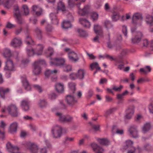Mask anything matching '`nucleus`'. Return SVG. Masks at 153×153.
<instances>
[{
    "mask_svg": "<svg viewBox=\"0 0 153 153\" xmlns=\"http://www.w3.org/2000/svg\"><path fill=\"white\" fill-rule=\"evenodd\" d=\"M65 60L62 58H56L53 61L50 62L51 65H53L57 66H62L65 64Z\"/></svg>",
    "mask_w": 153,
    "mask_h": 153,
    "instance_id": "obj_10",
    "label": "nucleus"
},
{
    "mask_svg": "<svg viewBox=\"0 0 153 153\" xmlns=\"http://www.w3.org/2000/svg\"><path fill=\"white\" fill-rule=\"evenodd\" d=\"M79 21L80 24L86 28H89L91 27L90 22L85 19L80 18Z\"/></svg>",
    "mask_w": 153,
    "mask_h": 153,
    "instance_id": "obj_17",
    "label": "nucleus"
},
{
    "mask_svg": "<svg viewBox=\"0 0 153 153\" xmlns=\"http://www.w3.org/2000/svg\"><path fill=\"white\" fill-rule=\"evenodd\" d=\"M14 13L15 16L20 15L19 7L18 6H15L14 7Z\"/></svg>",
    "mask_w": 153,
    "mask_h": 153,
    "instance_id": "obj_56",
    "label": "nucleus"
},
{
    "mask_svg": "<svg viewBox=\"0 0 153 153\" xmlns=\"http://www.w3.org/2000/svg\"><path fill=\"white\" fill-rule=\"evenodd\" d=\"M76 85L75 83L70 82L69 83V86L70 89V92L72 94H70L67 95L65 97V101L70 106H73L76 103L77 100L74 96V94L76 91Z\"/></svg>",
    "mask_w": 153,
    "mask_h": 153,
    "instance_id": "obj_1",
    "label": "nucleus"
},
{
    "mask_svg": "<svg viewBox=\"0 0 153 153\" xmlns=\"http://www.w3.org/2000/svg\"><path fill=\"white\" fill-rule=\"evenodd\" d=\"M18 126V124L16 122H14L11 124L9 128V131L13 133L16 131Z\"/></svg>",
    "mask_w": 153,
    "mask_h": 153,
    "instance_id": "obj_25",
    "label": "nucleus"
},
{
    "mask_svg": "<svg viewBox=\"0 0 153 153\" xmlns=\"http://www.w3.org/2000/svg\"><path fill=\"white\" fill-rule=\"evenodd\" d=\"M32 11L34 12L33 13L37 16H39L42 14V9L38 6L33 5L32 7Z\"/></svg>",
    "mask_w": 153,
    "mask_h": 153,
    "instance_id": "obj_16",
    "label": "nucleus"
},
{
    "mask_svg": "<svg viewBox=\"0 0 153 153\" xmlns=\"http://www.w3.org/2000/svg\"><path fill=\"white\" fill-rule=\"evenodd\" d=\"M22 30V28L21 27H19L16 29L14 31V33L16 35H18L20 33Z\"/></svg>",
    "mask_w": 153,
    "mask_h": 153,
    "instance_id": "obj_55",
    "label": "nucleus"
},
{
    "mask_svg": "<svg viewBox=\"0 0 153 153\" xmlns=\"http://www.w3.org/2000/svg\"><path fill=\"white\" fill-rule=\"evenodd\" d=\"M62 129L61 126H56L53 127L51 130V132L53 137L56 139L60 138L62 134Z\"/></svg>",
    "mask_w": 153,
    "mask_h": 153,
    "instance_id": "obj_7",
    "label": "nucleus"
},
{
    "mask_svg": "<svg viewBox=\"0 0 153 153\" xmlns=\"http://www.w3.org/2000/svg\"><path fill=\"white\" fill-rule=\"evenodd\" d=\"M149 81V79L147 78H140L138 79L137 82L139 83L142 82H148Z\"/></svg>",
    "mask_w": 153,
    "mask_h": 153,
    "instance_id": "obj_62",
    "label": "nucleus"
},
{
    "mask_svg": "<svg viewBox=\"0 0 153 153\" xmlns=\"http://www.w3.org/2000/svg\"><path fill=\"white\" fill-rule=\"evenodd\" d=\"M22 8L24 13V15L25 16L28 15L29 13V10L27 6L26 5H23L22 6Z\"/></svg>",
    "mask_w": 153,
    "mask_h": 153,
    "instance_id": "obj_45",
    "label": "nucleus"
},
{
    "mask_svg": "<svg viewBox=\"0 0 153 153\" xmlns=\"http://www.w3.org/2000/svg\"><path fill=\"white\" fill-rule=\"evenodd\" d=\"M151 101L149 106V109L150 113L153 114V98L151 99Z\"/></svg>",
    "mask_w": 153,
    "mask_h": 153,
    "instance_id": "obj_53",
    "label": "nucleus"
},
{
    "mask_svg": "<svg viewBox=\"0 0 153 153\" xmlns=\"http://www.w3.org/2000/svg\"><path fill=\"white\" fill-rule=\"evenodd\" d=\"M128 132L130 135L133 138H137L139 137L137 127L135 125L131 126L128 128Z\"/></svg>",
    "mask_w": 153,
    "mask_h": 153,
    "instance_id": "obj_8",
    "label": "nucleus"
},
{
    "mask_svg": "<svg viewBox=\"0 0 153 153\" xmlns=\"http://www.w3.org/2000/svg\"><path fill=\"white\" fill-rule=\"evenodd\" d=\"M70 78L72 80H74L78 78L76 74L74 73H72L70 74Z\"/></svg>",
    "mask_w": 153,
    "mask_h": 153,
    "instance_id": "obj_63",
    "label": "nucleus"
},
{
    "mask_svg": "<svg viewBox=\"0 0 153 153\" xmlns=\"http://www.w3.org/2000/svg\"><path fill=\"white\" fill-rule=\"evenodd\" d=\"M117 110L116 108H113L108 110L105 112L104 116L106 118H107L108 116L111 114H112Z\"/></svg>",
    "mask_w": 153,
    "mask_h": 153,
    "instance_id": "obj_34",
    "label": "nucleus"
},
{
    "mask_svg": "<svg viewBox=\"0 0 153 153\" xmlns=\"http://www.w3.org/2000/svg\"><path fill=\"white\" fill-rule=\"evenodd\" d=\"M47 102L45 100H40L39 103V106L41 108H44L47 106Z\"/></svg>",
    "mask_w": 153,
    "mask_h": 153,
    "instance_id": "obj_43",
    "label": "nucleus"
},
{
    "mask_svg": "<svg viewBox=\"0 0 153 153\" xmlns=\"http://www.w3.org/2000/svg\"><path fill=\"white\" fill-rule=\"evenodd\" d=\"M77 31L79 35L83 37H86L87 36L88 34L86 32L81 29H79L77 30Z\"/></svg>",
    "mask_w": 153,
    "mask_h": 153,
    "instance_id": "obj_48",
    "label": "nucleus"
},
{
    "mask_svg": "<svg viewBox=\"0 0 153 153\" xmlns=\"http://www.w3.org/2000/svg\"><path fill=\"white\" fill-rule=\"evenodd\" d=\"M3 55L5 58H9L12 56V53L10 49L5 48L4 50Z\"/></svg>",
    "mask_w": 153,
    "mask_h": 153,
    "instance_id": "obj_32",
    "label": "nucleus"
},
{
    "mask_svg": "<svg viewBox=\"0 0 153 153\" xmlns=\"http://www.w3.org/2000/svg\"><path fill=\"white\" fill-rule=\"evenodd\" d=\"M85 73V71L84 69L79 70L77 74H76L77 78L80 79H82L84 78Z\"/></svg>",
    "mask_w": 153,
    "mask_h": 153,
    "instance_id": "obj_29",
    "label": "nucleus"
},
{
    "mask_svg": "<svg viewBox=\"0 0 153 153\" xmlns=\"http://www.w3.org/2000/svg\"><path fill=\"white\" fill-rule=\"evenodd\" d=\"M16 27L14 25H13L10 22H8L7 23L6 27L8 28L11 29L15 27Z\"/></svg>",
    "mask_w": 153,
    "mask_h": 153,
    "instance_id": "obj_57",
    "label": "nucleus"
},
{
    "mask_svg": "<svg viewBox=\"0 0 153 153\" xmlns=\"http://www.w3.org/2000/svg\"><path fill=\"white\" fill-rule=\"evenodd\" d=\"M10 45L15 48L20 47L22 44V42L19 38H15L13 39L10 43Z\"/></svg>",
    "mask_w": 153,
    "mask_h": 153,
    "instance_id": "obj_12",
    "label": "nucleus"
},
{
    "mask_svg": "<svg viewBox=\"0 0 153 153\" xmlns=\"http://www.w3.org/2000/svg\"><path fill=\"white\" fill-rule=\"evenodd\" d=\"M35 63H37L38 65L40 66V65H46V62L43 59H41L37 60L34 62Z\"/></svg>",
    "mask_w": 153,
    "mask_h": 153,
    "instance_id": "obj_51",
    "label": "nucleus"
},
{
    "mask_svg": "<svg viewBox=\"0 0 153 153\" xmlns=\"http://www.w3.org/2000/svg\"><path fill=\"white\" fill-rule=\"evenodd\" d=\"M5 64L4 70L6 71V76L9 78L10 77L11 71H15V68L13 61L10 59L7 60Z\"/></svg>",
    "mask_w": 153,
    "mask_h": 153,
    "instance_id": "obj_2",
    "label": "nucleus"
},
{
    "mask_svg": "<svg viewBox=\"0 0 153 153\" xmlns=\"http://www.w3.org/2000/svg\"><path fill=\"white\" fill-rule=\"evenodd\" d=\"M56 115L59 120L62 123H71L74 119L73 116L68 114L63 115L60 113L57 112L56 113Z\"/></svg>",
    "mask_w": 153,
    "mask_h": 153,
    "instance_id": "obj_5",
    "label": "nucleus"
},
{
    "mask_svg": "<svg viewBox=\"0 0 153 153\" xmlns=\"http://www.w3.org/2000/svg\"><path fill=\"white\" fill-rule=\"evenodd\" d=\"M44 46L42 44H39L37 45L35 50L33 49H27V54L29 56H31L34 54L37 55H42Z\"/></svg>",
    "mask_w": 153,
    "mask_h": 153,
    "instance_id": "obj_3",
    "label": "nucleus"
},
{
    "mask_svg": "<svg viewBox=\"0 0 153 153\" xmlns=\"http://www.w3.org/2000/svg\"><path fill=\"white\" fill-rule=\"evenodd\" d=\"M31 153H38V147L36 144L33 143H28Z\"/></svg>",
    "mask_w": 153,
    "mask_h": 153,
    "instance_id": "obj_18",
    "label": "nucleus"
},
{
    "mask_svg": "<svg viewBox=\"0 0 153 153\" xmlns=\"http://www.w3.org/2000/svg\"><path fill=\"white\" fill-rule=\"evenodd\" d=\"M105 25L107 29H108L112 26V24L109 21H106L105 22Z\"/></svg>",
    "mask_w": 153,
    "mask_h": 153,
    "instance_id": "obj_58",
    "label": "nucleus"
},
{
    "mask_svg": "<svg viewBox=\"0 0 153 153\" xmlns=\"http://www.w3.org/2000/svg\"><path fill=\"white\" fill-rule=\"evenodd\" d=\"M57 71L56 69H54L53 70H51L49 69L47 70L45 72V75L46 77H48L51 74L57 73Z\"/></svg>",
    "mask_w": 153,
    "mask_h": 153,
    "instance_id": "obj_37",
    "label": "nucleus"
},
{
    "mask_svg": "<svg viewBox=\"0 0 153 153\" xmlns=\"http://www.w3.org/2000/svg\"><path fill=\"white\" fill-rule=\"evenodd\" d=\"M90 67L92 70L95 68L97 71L100 70V68L99 66L98 63L97 62H95L92 63L90 65Z\"/></svg>",
    "mask_w": 153,
    "mask_h": 153,
    "instance_id": "obj_42",
    "label": "nucleus"
},
{
    "mask_svg": "<svg viewBox=\"0 0 153 153\" xmlns=\"http://www.w3.org/2000/svg\"><path fill=\"white\" fill-rule=\"evenodd\" d=\"M135 37L132 39V42L134 43L139 42L141 40L143 36V34L140 32H135Z\"/></svg>",
    "mask_w": 153,
    "mask_h": 153,
    "instance_id": "obj_15",
    "label": "nucleus"
},
{
    "mask_svg": "<svg viewBox=\"0 0 153 153\" xmlns=\"http://www.w3.org/2000/svg\"><path fill=\"white\" fill-rule=\"evenodd\" d=\"M21 106L24 110L27 111L29 109V102L26 100H23L21 102Z\"/></svg>",
    "mask_w": 153,
    "mask_h": 153,
    "instance_id": "obj_21",
    "label": "nucleus"
},
{
    "mask_svg": "<svg viewBox=\"0 0 153 153\" xmlns=\"http://www.w3.org/2000/svg\"><path fill=\"white\" fill-rule=\"evenodd\" d=\"M89 8V6H85L83 9L79 10L78 11L79 14L81 16L85 15L88 13Z\"/></svg>",
    "mask_w": 153,
    "mask_h": 153,
    "instance_id": "obj_27",
    "label": "nucleus"
},
{
    "mask_svg": "<svg viewBox=\"0 0 153 153\" xmlns=\"http://www.w3.org/2000/svg\"><path fill=\"white\" fill-rule=\"evenodd\" d=\"M123 88V85H120L119 87H117L115 85H114L112 87V89L116 91L120 92Z\"/></svg>",
    "mask_w": 153,
    "mask_h": 153,
    "instance_id": "obj_52",
    "label": "nucleus"
},
{
    "mask_svg": "<svg viewBox=\"0 0 153 153\" xmlns=\"http://www.w3.org/2000/svg\"><path fill=\"white\" fill-rule=\"evenodd\" d=\"M97 141L100 144L105 146L108 145L110 143L109 141L106 138H99Z\"/></svg>",
    "mask_w": 153,
    "mask_h": 153,
    "instance_id": "obj_30",
    "label": "nucleus"
},
{
    "mask_svg": "<svg viewBox=\"0 0 153 153\" xmlns=\"http://www.w3.org/2000/svg\"><path fill=\"white\" fill-rule=\"evenodd\" d=\"M93 150L96 153H102L103 151V149L97 144L95 143H92L91 145Z\"/></svg>",
    "mask_w": 153,
    "mask_h": 153,
    "instance_id": "obj_19",
    "label": "nucleus"
},
{
    "mask_svg": "<svg viewBox=\"0 0 153 153\" xmlns=\"http://www.w3.org/2000/svg\"><path fill=\"white\" fill-rule=\"evenodd\" d=\"M133 142L129 140H127L126 142V146L124 149L128 151L127 153H135L136 149L133 146Z\"/></svg>",
    "mask_w": 153,
    "mask_h": 153,
    "instance_id": "obj_9",
    "label": "nucleus"
},
{
    "mask_svg": "<svg viewBox=\"0 0 153 153\" xmlns=\"http://www.w3.org/2000/svg\"><path fill=\"white\" fill-rule=\"evenodd\" d=\"M72 70L71 66L70 65H67L64 67V70L65 71L68 72L71 71Z\"/></svg>",
    "mask_w": 153,
    "mask_h": 153,
    "instance_id": "obj_61",
    "label": "nucleus"
},
{
    "mask_svg": "<svg viewBox=\"0 0 153 153\" xmlns=\"http://www.w3.org/2000/svg\"><path fill=\"white\" fill-rule=\"evenodd\" d=\"M50 17L51 18V19L52 22V23L55 24H57L58 23V21L56 19V15L54 13H51L50 14Z\"/></svg>",
    "mask_w": 153,
    "mask_h": 153,
    "instance_id": "obj_39",
    "label": "nucleus"
},
{
    "mask_svg": "<svg viewBox=\"0 0 153 153\" xmlns=\"http://www.w3.org/2000/svg\"><path fill=\"white\" fill-rule=\"evenodd\" d=\"M15 0H4L3 3L4 7L7 8H9L10 5L9 4L10 3H12Z\"/></svg>",
    "mask_w": 153,
    "mask_h": 153,
    "instance_id": "obj_46",
    "label": "nucleus"
},
{
    "mask_svg": "<svg viewBox=\"0 0 153 153\" xmlns=\"http://www.w3.org/2000/svg\"><path fill=\"white\" fill-rule=\"evenodd\" d=\"M135 106L134 105H131L128 106L126 110V112L134 114Z\"/></svg>",
    "mask_w": 153,
    "mask_h": 153,
    "instance_id": "obj_44",
    "label": "nucleus"
},
{
    "mask_svg": "<svg viewBox=\"0 0 153 153\" xmlns=\"http://www.w3.org/2000/svg\"><path fill=\"white\" fill-rule=\"evenodd\" d=\"M151 126L150 123H145L142 128V132L144 133L148 132L151 128Z\"/></svg>",
    "mask_w": 153,
    "mask_h": 153,
    "instance_id": "obj_26",
    "label": "nucleus"
},
{
    "mask_svg": "<svg viewBox=\"0 0 153 153\" xmlns=\"http://www.w3.org/2000/svg\"><path fill=\"white\" fill-rule=\"evenodd\" d=\"M35 32L39 39H41L42 37V32L41 29L38 27H36L35 30Z\"/></svg>",
    "mask_w": 153,
    "mask_h": 153,
    "instance_id": "obj_38",
    "label": "nucleus"
},
{
    "mask_svg": "<svg viewBox=\"0 0 153 153\" xmlns=\"http://www.w3.org/2000/svg\"><path fill=\"white\" fill-rule=\"evenodd\" d=\"M89 124L91 125V127L95 131H98L100 130V126L98 125H95L92 122H90Z\"/></svg>",
    "mask_w": 153,
    "mask_h": 153,
    "instance_id": "obj_50",
    "label": "nucleus"
},
{
    "mask_svg": "<svg viewBox=\"0 0 153 153\" xmlns=\"http://www.w3.org/2000/svg\"><path fill=\"white\" fill-rule=\"evenodd\" d=\"M17 19V23L19 24H22L23 23V19H22L21 15L16 16Z\"/></svg>",
    "mask_w": 153,
    "mask_h": 153,
    "instance_id": "obj_54",
    "label": "nucleus"
},
{
    "mask_svg": "<svg viewBox=\"0 0 153 153\" xmlns=\"http://www.w3.org/2000/svg\"><path fill=\"white\" fill-rule=\"evenodd\" d=\"M128 51L127 49H122L120 53V58H121L122 57L125 56L128 54Z\"/></svg>",
    "mask_w": 153,
    "mask_h": 153,
    "instance_id": "obj_47",
    "label": "nucleus"
},
{
    "mask_svg": "<svg viewBox=\"0 0 153 153\" xmlns=\"http://www.w3.org/2000/svg\"><path fill=\"white\" fill-rule=\"evenodd\" d=\"M26 42L28 45H33L34 44L33 41L32 40L30 36H26Z\"/></svg>",
    "mask_w": 153,
    "mask_h": 153,
    "instance_id": "obj_40",
    "label": "nucleus"
},
{
    "mask_svg": "<svg viewBox=\"0 0 153 153\" xmlns=\"http://www.w3.org/2000/svg\"><path fill=\"white\" fill-rule=\"evenodd\" d=\"M64 51L68 53V57L69 60L72 62H76L79 59L77 54L74 51L68 48H66Z\"/></svg>",
    "mask_w": 153,
    "mask_h": 153,
    "instance_id": "obj_6",
    "label": "nucleus"
},
{
    "mask_svg": "<svg viewBox=\"0 0 153 153\" xmlns=\"http://www.w3.org/2000/svg\"><path fill=\"white\" fill-rule=\"evenodd\" d=\"M94 29L95 33L100 36V37H103V33L102 27L99 25H94Z\"/></svg>",
    "mask_w": 153,
    "mask_h": 153,
    "instance_id": "obj_13",
    "label": "nucleus"
},
{
    "mask_svg": "<svg viewBox=\"0 0 153 153\" xmlns=\"http://www.w3.org/2000/svg\"><path fill=\"white\" fill-rule=\"evenodd\" d=\"M10 91V89L9 88H4L3 87H0V97L4 99L5 95L9 93Z\"/></svg>",
    "mask_w": 153,
    "mask_h": 153,
    "instance_id": "obj_20",
    "label": "nucleus"
},
{
    "mask_svg": "<svg viewBox=\"0 0 153 153\" xmlns=\"http://www.w3.org/2000/svg\"><path fill=\"white\" fill-rule=\"evenodd\" d=\"M143 19L142 15L139 13H135L133 16L132 21L133 23H136L138 20H141Z\"/></svg>",
    "mask_w": 153,
    "mask_h": 153,
    "instance_id": "obj_23",
    "label": "nucleus"
},
{
    "mask_svg": "<svg viewBox=\"0 0 153 153\" xmlns=\"http://www.w3.org/2000/svg\"><path fill=\"white\" fill-rule=\"evenodd\" d=\"M7 110L8 114L12 117H18L19 114V109L15 104H11L9 105L7 107Z\"/></svg>",
    "mask_w": 153,
    "mask_h": 153,
    "instance_id": "obj_4",
    "label": "nucleus"
},
{
    "mask_svg": "<svg viewBox=\"0 0 153 153\" xmlns=\"http://www.w3.org/2000/svg\"><path fill=\"white\" fill-rule=\"evenodd\" d=\"M56 91L58 93H61L64 90V85L62 83L58 82L55 85Z\"/></svg>",
    "mask_w": 153,
    "mask_h": 153,
    "instance_id": "obj_28",
    "label": "nucleus"
},
{
    "mask_svg": "<svg viewBox=\"0 0 153 153\" xmlns=\"http://www.w3.org/2000/svg\"><path fill=\"white\" fill-rule=\"evenodd\" d=\"M42 72V68L40 66L38 65L37 63L33 64V73L35 75H39Z\"/></svg>",
    "mask_w": 153,
    "mask_h": 153,
    "instance_id": "obj_14",
    "label": "nucleus"
},
{
    "mask_svg": "<svg viewBox=\"0 0 153 153\" xmlns=\"http://www.w3.org/2000/svg\"><path fill=\"white\" fill-rule=\"evenodd\" d=\"M112 131L113 133L116 132V133L119 134H122L123 133V130L118 129L116 126H114L113 127Z\"/></svg>",
    "mask_w": 153,
    "mask_h": 153,
    "instance_id": "obj_41",
    "label": "nucleus"
},
{
    "mask_svg": "<svg viewBox=\"0 0 153 153\" xmlns=\"http://www.w3.org/2000/svg\"><path fill=\"white\" fill-rule=\"evenodd\" d=\"M33 87L36 90L40 93L42 91L41 87L38 85H33Z\"/></svg>",
    "mask_w": 153,
    "mask_h": 153,
    "instance_id": "obj_59",
    "label": "nucleus"
},
{
    "mask_svg": "<svg viewBox=\"0 0 153 153\" xmlns=\"http://www.w3.org/2000/svg\"><path fill=\"white\" fill-rule=\"evenodd\" d=\"M62 27L63 28L66 29L71 27V24L70 22L69 21H63L62 24Z\"/></svg>",
    "mask_w": 153,
    "mask_h": 153,
    "instance_id": "obj_33",
    "label": "nucleus"
},
{
    "mask_svg": "<svg viewBox=\"0 0 153 153\" xmlns=\"http://www.w3.org/2000/svg\"><path fill=\"white\" fill-rule=\"evenodd\" d=\"M57 8L58 10H61L62 12H64L66 10L65 5L61 0H60L57 3Z\"/></svg>",
    "mask_w": 153,
    "mask_h": 153,
    "instance_id": "obj_24",
    "label": "nucleus"
},
{
    "mask_svg": "<svg viewBox=\"0 0 153 153\" xmlns=\"http://www.w3.org/2000/svg\"><path fill=\"white\" fill-rule=\"evenodd\" d=\"M120 17V13L114 11L111 16V18L113 21H117L119 20Z\"/></svg>",
    "mask_w": 153,
    "mask_h": 153,
    "instance_id": "obj_31",
    "label": "nucleus"
},
{
    "mask_svg": "<svg viewBox=\"0 0 153 153\" xmlns=\"http://www.w3.org/2000/svg\"><path fill=\"white\" fill-rule=\"evenodd\" d=\"M56 97V95L54 93L51 94L49 95V98L51 100L55 99Z\"/></svg>",
    "mask_w": 153,
    "mask_h": 153,
    "instance_id": "obj_64",
    "label": "nucleus"
},
{
    "mask_svg": "<svg viewBox=\"0 0 153 153\" xmlns=\"http://www.w3.org/2000/svg\"><path fill=\"white\" fill-rule=\"evenodd\" d=\"M6 148L7 151L10 153H20L19 151V148L17 146H13L10 142L6 144Z\"/></svg>",
    "mask_w": 153,
    "mask_h": 153,
    "instance_id": "obj_11",
    "label": "nucleus"
},
{
    "mask_svg": "<svg viewBox=\"0 0 153 153\" xmlns=\"http://www.w3.org/2000/svg\"><path fill=\"white\" fill-rule=\"evenodd\" d=\"M151 70V68L149 66H146L145 68H141L140 69V71L143 73L144 74H146L150 72Z\"/></svg>",
    "mask_w": 153,
    "mask_h": 153,
    "instance_id": "obj_36",
    "label": "nucleus"
},
{
    "mask_svg": "<svg viewBox=\"0 0 153 153\" xmlns=\"http://www.w3.org/2000/svg\"><path fill=\"white\" fill-rule=\"evenodd\" d=\"M142 44L143 46L144 47H147L149 44V42L147 39H145L142 41Z\"/></svg>",
    "mask_w": 153,
    "mask_h": 153,
    "instance_id": "obj_60",
    "label": "nucleus"
},
{
    "mask_svg": "<svg viewBox=\"0 0 153 153\" xmlns=\"http://www.w3.org/2000/svg\"><path fill=\"white\" fill-rule=\"evenodd\" d=\"M146 21L147 23L150 25H153V17L149 15H147L146 16Z\"/></svg>",
    "mask_w": 153,
    "mask_h": 153,
    "instance_id": "obj_35",
    "label": "nucleus"
},
{
    "mask_svg": "<svg viewBox=\"0 0 153 153\" xmlns=\"http://www.w3.org/2000/svg\"><path fill=\"white\" fill-rule=\"evenodd\" d=\"M23 85L25 90L27 91H29L31 89V87L25 77L22 80Z\"/></svg>",
    "mask_w": 153,
    "mask_h": 153,
    "instance_id": "obj_22",
    "label": "nucleus"
},
{
    "mask_svg": "<svg viewBox=\"0 0 153 153\" xmlns=\"http://www.w3.org/2000/svg\"><path fill=\"white\" fill-rule=\"evenodd\" d=\"M98 15L97 13L95 12H93L91 13V18L93 22L97 20L98 19Z\"/></svg>",
    "mask_w": 153,
    "mask_h": 153,
    "instance_id": "obj_49",
    "label": "nucleus"
}]
</instances>
